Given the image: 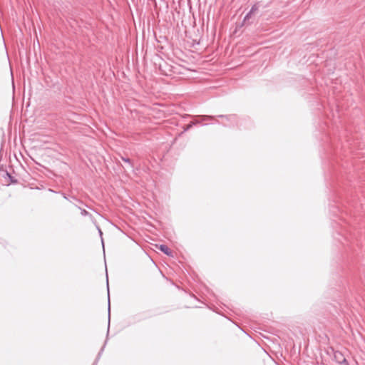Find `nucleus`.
Wrapping results in <instances>:
<instances>
[{"label": "nucleus", "mask_w": 365, "mask_h": 365, "mask_svg": "<svg viewBox=\"0 0 365 365\" xmlns=\"http://www.w3.org/2000/svg\"><path fill=\"white\" fill-rule=\"evenodd\" d=\"M6 175L9 178L11 183L16 184L18 182V180L16 178H15L14 176H12L7 171L6 172Z\"/></svg>", "instance_id": "obj_6"}, {"label": "nucleus", "mask_w": 365, "mask_h": 365, "mask_svg": "<svg viewBox=\"0 0 365 365\" xmlns=\"http://www.w3.org/2000/svg\"><path fill=\"white\" fill-rule=\"evenodd\" d=\"M106 343H107V341H105V342H104V346H103V348H104V346H105V344H106Z\"/></svg>", "instance_id": "obj_16"}, {"label": "nucleus", "mask_w": 365, "mask_h": 365, "mask_svg": "<svg viewBox=\"0 0 365 365\" xmlns=\"http://www.w3.org/2000/svg\"><path fill=\"white\" fill-rule=\"evenodd\" d=\"M106 280H107V287H108V274H106ZM108 326L110 325V294H109V288H108Z\"/></svg>", "instance_id": "obj_4"}, {"label": "nucleus", "mask_w": 365, "mask_h": 365, "mask_svg": "<svg viewBox=\"0 0 365 365\" xmlns=\"http://www.w3.org/2000/svg\"><path fill=\"white\" fill-rule=\"evenodd\" d=\"M63 197L68 200L69 202H71V203H73L76 207H78V205L75 203V202H78L79 204H83V201L79 200V199H77L75 196H71L70 198L68 197L65 193H63Z\"/></svg>", "instance_id": "obj_2"}, {"label": "nucleus", "mask_w": 365, "mask_h": 365, "mask_svg": "<svg viewBox=\"0 0 365 365\" xmlns=\"http://www.w3.org/2000/svg\"><path fill=\"white\" fill-rule=\"evenodd\" d=\"M258 10H259V5H258V4L257 3V4H255L252 6V8H251V9H250V12L252 14L255 13L256 11H257Z\"/></svg>", "instance_id": "obj_8"}, {"label": "nucleus", "mask_w": 365, "mask_h": 365, "mask_svg": "<svg viewBox=\"0 0 365 365\" xmlns=\"http://www.w3.org/2000/svg\"><path fill=\"white\" fill-rule=\"evenodd\" d=\"M217 117L225 118L227 120H230L235 118V115H219Z\"/></svg>", "instance_id": "obj_9"}, {"label": "nucleus", "mask_w": 365, "mask_h": 365, "mask_svg": "<svg viewBox=\"0 0 365 365\" xmlns=\"http://www.w3.org/2000/svg\"><path fill=\"white\" fill-rule=\"evenodd\" d=\"M252 16V14L249 11L245 16L243 19V22L245 23L247 21H248Z\"/></svg>", "instance_id": "obj_12"}, {"label": "nucleus", "mask_w": 365, "mask_h": 365, "mask_svg": "<svg viewBox=\"0 0 365 365\" xmlns=\"http://www.w3.org/2000/svg\"><path fill=\"white\" fill-rule=\"evenodd\" d=\"M103 351V347H102L101 349L100 350V351L98 352V356H97L95 361L93 362V365H97L98 361L100 359V357H101Z\"/></svg>", "instance_id": "obj_10"}, {"label": "nucleus", "mask_w": 365, "mask_h": 365, "mask_svg": "<svg viewBox=\"0 0 365 365\" xmlns=\"http://www.w3.org/2000/svg\"><path fill=\"white\" fill-rule=\"evenodd\" d=\"M192 128V124H187L185 128H184V132H186L187 130H189L190 128Z\"/></svg>", "instance_id": "obj_13"}, {"label": "nucleus", "mask_w": 365, "mask_h": 365, "mask_svg": "<svg viewBox=\"0 0 365 365\" xmlns=\"http://www.w3.org/2000/svg\"><path fill=\"white\" fill-rule=\"evenodd\" d=\"M159 250L168 256L173 255V252H172L171 250L165 245H163V244L160 245L159 246Z\"/></svg>", "instance_id": "obj_3"}, {"label": "nucleus", "mask_w": 365, "mask_h": 365, "mask_svg": "<svg viewBox=\"0 0 365 365\" xmlns=\"http://www.w3.org/2000/svg\"><path fill=\"white\" fill-rule=\"evenodd\" d=\"M120 158H121V160H122L123 161H124L125 163H128V166H129L131 169H133V163H132V161L130 160V158H125V157H123V156H121V157H120Z\"/></svg>", "instance_id": "obj_5"}, {"label": "nucleus", "mask_w": 365, "mask_h": 365, "mask_svg": "<svg viewBox=\"0 0 365 365\" xmlns=\"http://www.w3.org/2000/svg\"><path fill=\"white\" fill-rule=\"evenodd\" d=\"M334 360L340 365H349L344 354L339 351H334Z\"/></svg>", "instance_id": "obj_1"}, {"label": "nucleus", "mask_w": 365, "mask_h": 365, "mask_svg": "<svg viewBox=\"0 0 365 365\" xmlns=\"http://www.w3.org/2000/svg\"><path fill=\"white\" fill-rule=\"evenodd\" d=\"M215 118V116L213 115H202V120H213Z\"/></svg>", "instance_id": "obj_11"}, {"label": "nucleus", "mask_w": 365, "mask_h": 365, "mask_svg": "<svg viewBox=\"0 0 365 365\" xmlns=\"http://www.w3.org/2000/svg\"><path fill=\"white\" fill-rule=\"evenodd\" d=\"M78 209H80L81 210V214L82 216H89V217H92L91 214L89 213L88 211H86V210L84 209H81L80 207H77Z\"/></svg>", "instance_id": "obj_7"}, {"label": "nucleus", "mask_w": 365, "mask_h": 365, "mask_svg": "<svg viewBox=\"0 0 365 365\" xmlns=\"http://www.w3.org/2000/svg\"><path fill=\"white\" fill-rule=\"evenodd\" d=\"M190 123V124H192V126H193V125H197V124L200 123V121H198V120H196V121H191Z\"/></svg>", "instance_id": "obj_14"}, {"label": "nucleus", "mask_w": 365, "mask_h": 365, "mask_svg": "<svg viewBox=\"0 0 365 365\" xmlns=\"http://www.w3.org/2000/svg\"><path fill=\"white\" fill-rule=\"evenodd\" d=\"M98 232H99V234H100L101 237H102V234H103V233H102L101 230V229H99V228H98Z\"/></svg>", "instance_id": "obj_15"}, {"label": "nucleus", "mask_w": 365, "mask_h": 365, "mask_svg": "<svg viewBox=\"0 0 365 365\" xmlns=\"http://www.w3.org/2000/svg\"><path fill=\"white\" fill-rule=\"evenodd\" d=\"M106 343H107V341H105V342H104V346H103V348H104V346H105V344H106Z\"/></svg>", "instance_id": "obj_17"}]
</instances>
